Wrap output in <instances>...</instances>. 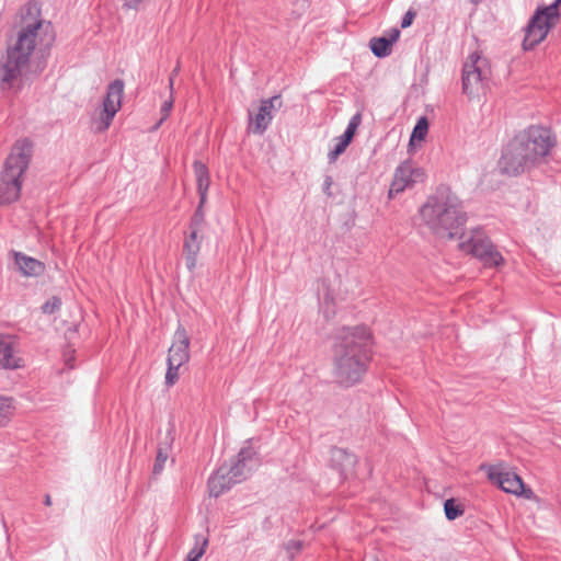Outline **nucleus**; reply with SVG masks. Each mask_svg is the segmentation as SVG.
I'll list each match as a JSON object with an SVG mask.
<instances>
[{"label":"nucleus","instance_id":"nucleus-1","mask_svg":"<svg viewBox=\"0 0 561 561\" xmlns=\"http://www.w3.org/2000/svg\"><path fill=\"white\" fill-rule=\"evenodd\" d=\"M39 11L35 5L26 7V15H22V25L7 49V55L0 64V81L3 87L11 88L24 73L30 58L38 43L48 36L45 45L53 41L51 26L39 19Z\"/></svg>","mask_w":561,"mask_h":561},{"label":"nucleus","instance_id":"nucleus-2","mask_svg":"<svg viewBox=\"0 0 561 561\" xmlns=\"http://www.w3.org/2000/svg\"><path fill=\"white\" fill-rule=\"evenodd\" d=\"M371 334L364 325L342 328L335 335L334 373L340 382L362 381L370 358Z\"/></svg>","mask_w":561,"mask_h":561},{"label":"nucleus","instance_id":"nucleus-3","mask_svg":"<svg viewBox=\"0 0 561 561\" xmlns=\"http://www.w3.org/2000/svg\"><path fill=\"white\" fill-rule=\"evenodd\" d=\"M420 213L424 224L439 238L457 237L467 220L461 201L450 192L430 197Z\"/></svg>","mask_w":561,"mask_h":561},{"label":"nucleus","instance_id":"nucleus-4","mask_svg":"<svg viewBox=\"0 0 561 561\" xmlns=\"http://www.w3.org/2000/svg\"><path fill=\"white\" fill-rule=\"evenodd\" d=\"M33 156V144L27 138L15 141L0 172V204L9 205L21 195L23 179Z\"/></svg>","mask_w":561,"mask_h":561},{"label":"nucleus","instance_id":"nucleus-5","mask_svg":"<svg viewBox=\"0 0 561 561\" xmlns=\"http://www.w3.org/2000/svg\"><path fill=\"white\" fill-rule=\"evenodd\" d=\"M516 138L533 167L540 163L556 145L551 130L541 126H530Z\"/></svg>","mask_w":561,"mask_h":561},{"label":"nucleus","instance_id":"nucleus-6","mask_svg":"<svg viewBox=\"0 0 561 561\" xmlns=\"http://www.w3.org/2000/svg\"><path fill=\"white\" fill-rule=\"evenodd\" d=\"M558 19L559 11H557V3H551L545 8H538L526 27L523 48L525 50H530L541 43Z\"/></svg>","mask_w":561,"mask_h":561},{"label":"nucleus","instance_id":"nucleus-7","mask_svg":"<svg viewBox=\"0 0 561 561\" xmlns=\"http://www.w3.org/2000/svg\"><path fill=\"white\" fill-rule=\"evenodd\" d=\"M461 238L459 249L478 257L485 266H499L503 262V256L482 230L474 229Z\"/></svg>","mask_w":561,"mask_h":561},{"label":"nucleus","instance_id":"nucleus-8","mask_svg":"<svg viewBox=\"0 0 561 561\" xmlns=\"http://www.w3.org/2000/svg\"><path fill=\"white\" fill-rule=\"evenodd\" d=\"M489 69L486 61L477 53L468 56L462 69V91L469 96L483 92L488 80Z\"/></svg>","mask_w":561,"mask_h":561},{"label":"nucleus","instance_id":"nucleus-9","mask_svg":"<svg viewBox=\"0 0 561 561\" xmlns=\"http://www.w3.org/2000/svg\"><path fill=\"white\" fill-rule=\"evenodd\" d=\"M423 180L424 171L421 168L414 167L410 160L403 161L394 170L388 191V198L393 199L397 195L403 193L407 188L413 187Z\"/></svg>","mask_w":561,"mask_h":561},{"label":"nucleus","instance_id":"nucleus-10","mask_svg":"<svg viewBox=\"0 0 561 561\" xmlns=\"http://www.w3.org/2000/svg\"><path fill=\"white\" fill-rule=\"evenodd\" d=\"M522 146L516 137L507 144L499 160V169L502 173L517 175L533 167L525 157Z\"/></svg>","mask_w":561,"mask_h":561},{"label":"nucleus","instance_id":"nucleus-11","mask_svg":"<svg viewBox=\"0 0 561 561\" xmlns=\"http://www.w3.org/2000/svg\"><path fill=\"white\" fill-rule=\"evenodd\" d=\"M124 94V81L116 79L111 82L106 90V95L103 101V108L99 117L96 130L105 131L116 113L121 110L122 99Z\"/></svg>","mask_w":561,"mask_h":561},{"label":"nucleus","instance_id":"nucleus-12","mask_svg":"<svg viewBox=\"0 0 561 561\" xmlns=\"http://www.w3.org/2000/svg\"><path fill=\"white\" fill-rule=\"evenodd\" d=\"M489 480L506 493L524 495L529 499L533 495L530 489H525L522 478L511 471L504 470L501 466H490L486 469Z\"/></svg>","mask_w":561,"mask_h":561},{"label":"nucleus","instance_id":"nucleus-13","mask_svg":"<svg viewBox=\"0 0 561 561\" xmlns=\"http://www.w3.org/2000/svg\"><path fill=\"white\" fill-rule=\"evenodd\" d=\"M282 99L279 95H274L270 99L262 100L256 114L249 113V131L255 135H262L270 126L274 111L282 106Z\"/></svg>","mask_w":561,"mask_h":561},{"label":"nucleus","instance_id":"nucleus-14","mask_svg":"<svg viewBox=\"0 0 561 561\" xmlns=\"http://www.w3.org/2000/svg\"><path fill=\"white\" fill-rule=\"evenodd\" d=\"M190 339L186 330L179 327L174 333V341L169 348L168 365L173 367H181L190 359Z\"/></svg>","mask_w":561,"mask_h":561},{"label":"nucleus","instance_id":"nucleus-15","mask_svg":"<svg viewBox=\"0 0 561 561\" xmlns=\"http://www.w3.org/2000/svg\"><path fill=\"white\" fill-rule=\"evenodd\" d=\"M23 366L24 360L19 355L15 339L11 335L0 334V367L4 369H18Z\"/></svg>","mask_w":561,"mask_h":561},{"label":"nucleus","instance_id":"nucleus-16","mask_svg":"<svg viewBox=\"0 0 561 561\" xmlns=\"http://www.w3.org/2000/svg\"><path fill=\"white\" fill-rule=\"evenodd\" d=\"M237 483L234 468L221 466L208 480L209 494L217 497Z\"/></svg>","mask_w":561,"mask_h":561},{"label":"nucleus","instance_id":"nucleus-17","mask_svg":"<svg viewBox=\"0 0 561 561\" xmlns=\"http://www.w3.org/2000/svg\"><path fill=\"white\" fill-rule=\"evenodd\" d=\"M204 236L199 230H188L185 234L183 243V254L185 257L186 267L193 271L197 265V256L201 251V245Z\"/></svg>","mask_w":561,"mask_h":561},{"label":"nucleus","instance_id":"nucleus-18","mask_svg":"<svg viewBox=\"0 0 561 561\" xmlns=\"http://www.w3.org/2000/svg\"><path fill=\"white\" fill-rule=\"evenodd\" d=\"M400 31L391 28L388 36L373 37L369 47L376 57L382 58L391 54L392 45L398 41Z\"/></svg>","mask_w":561,"mask_h":561},{"label":"nucleus","instance_id":"nucleus-19","mask_svg":"<svg viewBox=\"0 0 561 561\" xmlns=\"http://www.w3.org/2000/svg\"><path fill=\"white\" fill-rule=\"evenodd\" d=\"M13 255L15 265L23 275L36 277L44 273L45 265L41 261L21 252H14Z\"/></svg>","mask_w":561,"mask_h":561},{"label":"nucleus","instance_id":"nucleus-20","mask_svg":"<svg viewBox=\"0 0 561 561\" xmlns=\"http://www.w3.org/2000/svg\"><path fill=\"white\" fill-rule=\"evenodd\" d=\"M193 168L196 178L197 192L199 195L201 205H204L207 198V191L210 183L209 172L207 167L201 161H195Z\"/></svg>","mask_w":561,"mask_h":561},{"label":"nucleus","instance_id":"nucleus-21","mask_svg":"<svg viewBox=\"0 0 561 561\" xmlns=\"http://www.w3.org/2000/svg\"><path fill=\"white\" fill-rule=\"evenodd\" d=\"M332 461L339 466L342 471L347 468H354L356 465L355 456L347 453L345 449H335L332 453Z\"/></svg>","mask_w":561,"mask_h":561},{"label":"nucleus","instance_id":"nucleus-22","mask_svg":"<svg viewBox=\"0 0 561 561\" xmlns=\"http://www.w3.org/2000/svg\"><path fill=\"white\" fill-rule=\"evenodd\" d=\"M14 414L12 399L0 397V427L5 426Z\"/></svg>","mask_w":561,"mask_h":561},{"label":"nucleus","instance_id":"nucleus-23","mask_svg":"<svg viewBox=\"0 0 561 561\" xmlns=\"http://www.w3.org/2000/svg\"><path fill=\"white\" fill-rule=\"evenodd\" d=\"M427 131H428V122L425 117H421L413 128V131H412L411 138H410V145H412L414 142V140H419V141L424 140L425 136L427 135Z\"/></svg>","mask_w":561,"mask_h":561},{"label":"nucleus","instance_id":"nucleus-24","mask_svg":"<svg viewBox=\"0 0 561 561\" xmlns=\"http://www.w3.org/2000/svg\"><path fill=\"white\" fill-rule=\"evenodd\" d=\"M446 517L449 520H454L463 514V508L454 499H449L444 504Z\"/></svg>","mask_w":561,"mask_h":561},{"label":"nucleus","instance_id":"nucleus-25","mask_svg":"<svg viewBox=\"0 0 561 561\" xmlns=\"http://www.w3.org/2000/svg\"><path fill=\"white\" fill-rule=\"evenodd\" d=\"M252 451L250 449L241 450L239 454L238 461L231 466L230 468H234V473H237V482H240L244 478V468H245V459L251 457Z\"/></svg>","mask_w":561,"mask_h":561},{"label":"nucleus","instance_id":"nucleus-26","mask_svg":"<svg viewBox=\"0 0 561 561\" xmlns=\"http://www.w3.org/2000/svg\"><path fill=\"white\" fill-rule=\"evenodd\" d=\"M205 218L203 213V205L201 203L197 206V209L195 210L188 226V230H199L202 231V228L204 226Z\"/></svg>","mask_w":561,"mask_h":561},{"label":"nucleus","instance_id":"nucleus-27","mask_svg":"<svg viewBox=\"0 0 561 561\" xmlns=\"http://www.w3.org/2000/svg\"><path fill=\"white\" fill-rule=\"evenodd\" d=\"M169 458V451L167 448H160L158 450L154 465H153V473L159 474L164 469L165 462Z\"/></svg>","mask_w":561,"mask_h":561},{"label":"nucleus","instance_id":"nucleus-28","mask_svg":"<svg viewBox=\"0 0 561 561\" xmlns=\"http://www.w3.org/2000/svg\"><path fill=\"white\" fill-rule=\"evenodd\" d=\"M347 144L341 140L339 137L335 139L334 148L329 152L328 159L329 162H334L340 154H342L347 148Z\"/></svg>","mask_w":561,"mask_h":561},{"label":"nucleus","instance_id":"nucleus-29","mask_svg":"<svg viewBox=\"0 0 561 561\" xmlns=\"http://www.w3.org/2000/svg\"><path fill=\"white\" fill-rule=\"evenodd\" d=\"M61 307V300L58 297H51L49 298L43 306L42 311L46 314H51L59 310Z\"/></svg>","mask_w":561,"mask_h":561},{"label":"nucleus","instance_id":"nucleus-30","mask_svg":"<svg viewBox=\"0 0 561 561\" xmlns=\"http://www.w3.org/2000/svg\"><path fill=\"white\" fill-rule=\"evenodd\" d=\"M207 543L208 541L206 538H201V540L196 542V546L188 552V554L194 556L199 560L206 551Z\"/></svg>","mask_w":561,"mask_h":561},{"label":"nucleus","instance_id":"nucleus-31","mask_svg":"<svg viewBox=\"0 0 561 561\" xmlns=\"http://www.w3.org/2000/svg\"><path fill=\"white\" fill-rule=\"evenodd\" d=\"M180 368L181 367H173V365H168V370L165 374V382L168 385H173L178 381Z\"/></svg>","mask_w":561,"mask_h":561},{"label":"nucleus","instance_id":"nucleus-32","mask_svg":"<svg viewBox=\"0 0 561 561\" xmlns=\"http://www.w3.org/2000/svg\"><path fill=\"white\" fill-rule=\"evenodd\" d=\"M362 122V115L359 113H356L348 122V125L345 129L346 133L351 134L353 137L355 135V131L357 127L359 126Z\"/></svg>","mask_w":561,"mask_h":561},{"label":"nucleus","instance_id":"nucleus-33","mask_svg":"<svg viewBox=\"0 0 561 561\" xmlns=\"http://www.w3.org/2000/svg\"><path fill=\"white\" fill-rule=\"evenodd\" d=\"M173 107V98L171 96L168 101H165L162 106H161V119L158 124V126L164 121L167 119V117L169 116L171 110Z\"/></svg>","mask_w":561,"mask_h":561},{"label":"nucleus","instance_id":"nucleus-34","mask_svg":"<svg viewBox=\"0 0 561 561\" xmlns=\"http://www.w3.org/2000/svg\"><path fill=\"white\" fill-rule=\"evenodd\" d=\"M415 15H416V13L413 10L407 11L402 18L401 27L402 28L409 27L412 24Z\"/></svg>","mask_w":561,"mask_h":561},{"label":"nucleus","instance_id":"nucleus-35","mask_svg":"<svg viewBox=\"0 0 561 561\" xmlns=\"http://www.w3.org/2000/svg\"><path fill=\"white\" fill-rule=\"evenodd\" d=\"M145 0H124V7L131 10H137Z\"/></svg>","mask_w":561,"mask_h":561},{"label":"nucleus","instance_id":"nucleus-36","mask_svg":"<svg viewBox=\"0 0 561 561\" xmlns=\"http://www.w3.org/2000/svg\"><path fill=\"white\" fill-rule=\"evenodd\" d=\"M331 185H332V178L331 176H327L325 180H324V183H323V191L328 195H331V192H330Z\"/></svg>","mask_w":561,"mask_h":561},{"label":"nucleus","instance_id":"nucleus-37","mask_svg":"<svg viewBox=\"0 0 561 561\" xmlns=\"http://www.w3.org/2000/svg\"><path fill=\"white\" fill-rule=\"evenodd\" d=\"M180 68L179 66L172 71L170 79H169V87L171 90V93L173 92V84H174V77L178 75Z\"/></svg>","mask_w":561,"mask_h":561},{"label":"nucleus","instance_id":"nucleus-38","mask_svg":"<svg viewBox=\"0 0 561 561\" xmlns=\"http://www.w3.org/2000/svg\"><path fill=\"white\" fill-rule=\"evenodd\" d=\"M339 138L341 140H343L344 142H346L347 145H350L353 139V136L351 134L344 131V134L342 136H340Z\"/></svg>","mask_w":561,"mask_h":561},{"label":"nucleus","instance_id":"nucleus-39","mask_svg":"<svg viewBox=\"0 0 561 561\" xmlns=\"http://www.w3.org/2000/svg\"><path fill=\"white\" fill-rule=\"evenodd\" d=\"M44 503H45V505H47V506H50V505L53 504V502H51V497H50V495H49V494L45 495Z\"/></svg>","mask_w":561,"mask_h":561},{"label":"nucleus","instance_id":"nucleus-40","mask_svg":"<svg viewBox=\"0 0 561 561\" xmlns=\"http://www.w3.org/2000/svg\"><path fill=\"white\" fill-rule=\"evenodd\" d=\"M186 561H199V560L196 559V557H194V556L187 554V560Z\"/></svg>","mask_w":561,"mask_h":561},{"label":"nucleus","instance_id":"nucleus-41","mask_svg":"<svg viewBox=\"0 0 561 561\" xmlns=\"http://www.w3.org/2000/svg\"><path fill=\"white\" fill-rule=\"evenodd\" d=\"M472 4L477 5L479 4L482 0H469Z\"/></svg>","mask_w":561,"mask_h":561},{"label":"nucleus","instance_id":"nucleus-42","mask_svg":"<svg viewBox=\"0 0 561 561\" xmlns=\"http://www.w3.org/2000/svg\"><path fill=\"white\" fill-rule=\"evenodd\" d=\"M553 3H557V9H558L559 5L561 4V0H554Z\"/></svg>","mask_w":561,"mask_h":561}]
</instances>
